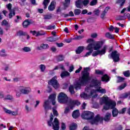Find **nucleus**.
<instances>
[{"instance_id":"nucleus-1","label":"nucleus","mask_w":130,"mask_h":130,"mask_svg":"<svg viewBox=\"0 0 130 130\" xmlns=\"http://www.w3.org/2000/svg\"><path fill=\"white\" fill-rule=\"evenodd\" d=\"M58 101L59 103L66 104L69 105L71 109H73L75 105H80L81 103L78 101H74L69 99L67 94L63 92H60L58 97Z\"/></svg>"},{"instance_id":"nucleus-2","label":"nucleus","mask_w":130,"mask_h":130,"mask_svg":"<svg viewBox=\"0 0 130 130\" xmlns=\"http://www.w3.org/2000/svg\"><path fill=\"white\" fill-rule=\"evenodd\" d=\"M90 68H84V71L82 72V76L79 78L78 82L75 84V88L76 90L81 89V86L85 85L86 83H88L89 81V76L90 73Z\"/></svg>"},{"instance_id":"nucleus-3","label":"nucleus","mask_w":130,"mask_h":130,"mask_svg":"<svg viewBox=\"0 0 130 130\" xmlns=\"http://www.w3.org/2000/svg\"><path fill=\"white\" fill-rule=\"evenodd\" d=\"M104 42L103 41H96L93 43V48L94 50H97L92 53V55L93 56H97V55H103L106 53V50H107V46L104 45ZM103 46L101 50L100 48Z\"/></svg>"},{"instance_id":"nucleus-4","label":"nucleus","mask_w":130,"mask_h":130,"mask_svg":"<svg viewBox=\"0 0 130 130\" xmlns=\"http://www.w3.org/2000/svg\"><path fill=\"white\" fill-rule=\"evenodd\" d=\"M100 103L101 105L103 104H105L103 109V112H104V110H108L109 108H111V109L114 108L115 105H116L115 102L113 101H108V96H103L102 98L101 99Z\"/></svg>"},{"instance_id":"nucleus-5","label":"nucleus","mask_w":130,"mask_h":130,"mask_svg":"<svg viewBox=\"0 0 130 130\" xmlns=\"http://www.w3.org/2000/svg\"><path fill=\"white\" fill-rule=\"evenodd\" d=\"M53 115L51 114L50 120L48 121V125L49 126H51L52 125L53 129L54 130H59V121H58V119L55 118L53 122Z\"/></svg>"},{"instance_id":"nucleus-6","label":"nucleus","mask_w":130,"mask_h":130,"mask_svg":"<svg viewBox=\"0 0 130 130\" xmlns=\"http://www.w3.org/2000/svg\"><path fill=\"white\" fill-rule=\"evenodd\" d=\"M83 119H92L94 117V113L90 111L83 112L82 115Z\"/></svg>"},{"instance_id":"nucleus-7","label":"nucleus","mask_w":130,"mask_h":130,"mask_svg":"<svg viewBox=\"0 0 130 130\" xmlns=\"http://www.w3.org/2000/svg\"><path fill=\"white\" fill-rule=\"evenodd\" d=\"M56 79V76H54L48 82V84L52 86L54 89H57V88L59 87V84H58V82H57Z\"/></svg>"},{"instance_id":"nucleus-8","label":"nucleus","mask_w":130,"mask_h":130,"mask_svg":"<svg viewBox=\"0 0 130 130\" xmlns=\"http://www.w3.org/2000/svg\"><path fill=\"white\" fill-rule=\"evenodd\" d=\"M111 55L114 62H118V61H119V56H120V54L117 52V51H114L112 52Z\"/></svg>"},{"instance_id":"nucleus-9","label":"nucleus","mask_w":130,"mask_h":130,"mask_svg":"<svg viewBox=\"0 0 130 130\" xmlns=\"http://www.w3.org/2000/svg\"><path fill=\"white\" fill-rule=\"evenodd\" d=\"M20 91L23 95H28L31 92V88L29 87L20 86Z\"/></svg>"},{"instance_id":"nucleus-10","label":"nucleus","mask_w":130,"mask_h":130,"mask_svg":"<svg viewBox=\"0 0 130 130\" xmlns=\"http://www.w3.org/2000/svg\"><path fill=\"white\" fill-rule=\"evenodd\" d=\"M12 5L11 3L6 5L7 9L10 10V13L9 14V17H13V16H15V15H16V10H15V9L12 10Z\"/></svg>"},{"instance_id":"nucleus-11","label":"nucleus","mask_w":130,"mask_h":130,"mask_svg":"<svg viewBox=\"0 0 130 130\" xmlns=\"http://www.w3.org/2000/svg\"><path fill=\"white\" fill-rule=\"evenodd\" d=\"M103 121V119L100 117V115H97L91 121V124H97L99 122Z\"/></svg>"},{"instance_id":"nucleus-12","label":"nucleus","mask_w":130,"mask_h":130,"mask_svg":"<svg viewBox=\"0 0 130 130\" xmlns=\"http://www.w3.org/2000/svg\"><path fill=\"white\" fill-rule=\"evenodd\" d=\"M50 104V102H49V100H47L44 101L43 106L46 112H47V111L49 110V109H51V107Z\"/></svg>"},{"instance_id":"nucleus-13","label":"nucleus","mask_w":130,"mask_h":130,"mask_svg":"<svg viewBox=\"0 0 130 130\" xmlns=\"http://www.w3.org/2000/svg\"><path fill=\"white\" fill-rule=\"evenodd\" d=\"M30 33H32V35H34L36 37H38V36H42L43 35H45V31L43 30H40L39 31H37L36 30H30Z\"/></svg>"},{"instance_id":"nucleus-14","label":"nucleus","mask_w":130,"mask_h":130,"mask_svg":"<svg viewBox=\"0 0 130 130\" xmlns=\"http://www.w3.org/2000/svg\"><path fill=\"white\" fill-rule=\"evenodd\" d=\"M94 92H95L94 90H91L89 94L85 93H82L80 94V96L81 98H84V99H89L91 98V96L93 95V93H94Z\"/></svg>"},{"instance_id":"nucleus-15","label":"nucleus","mask_w":130,"mask_h":130,"mask_svg":"<svg viewBox=\"0 0 130 130\" xmlns=\"http://www.w3.org/2000/svg\"><path fill=\"white\" fill-rule=\"evenodd\" d=\"M34 22L31 20H26L22 23V26L23 28H28V26L30 24H33Z\"/></svg>"},{"instance_id":"nucleus-16","label":"nucleus","mask_w":130,"mask_h":130,"mask_svg":"<svg viewBox=\"0 0 130 130\" xmlns=\"http://www.w3.org/2000/svg\"><path fill=\"white\" fill-rule=\"evenodd\" d=\"M49 47V46H48V44H42L40 46H38L37 47V49L38 50H41L42 49H47Z\"/></svg>"},{"instance_id":"nucleus-17","label":"nucleus","mask_w":130,"mask_h":130,"mask_svg":"<svg viewBox=\"0 0 130 130\" xmlns=\"http://www.w3.org/2000/svg\"><path fill=\"white\" fill-rule=\"evenodd\" d=\"M94 87H99L101 85V81L93 79L91 82Z\"/></svg>"},{"instance_id":"nucleus-18","label":"nucleus","mask_w":130,"mask_h":130,"mask_svg":"<svg viewBox=\"0 0 130 130\" xmlns=\"http://www.w3.org/2000/svg\"><path fill=\"white\" fill-rule=\"evenodd\" d=\"M72 116L73 118H78V117L80 116V112L79 110H75L73 113Z\"/></svg>"},{"instance_id":"nucleus-19","label":"nucleus","mask_w":130,"mask_h":130,"mask_svg":"<svg viewBox=\"0 0 130 130\" xmlns=\"http://www.w3.org/2000/svg\"><path fill=\"white\" fill-rule=\"evenodd\" d=\"M56 97V95L55 94H51L49 96V99H51L52 101V105H55V98Z\"/></svg>"},{"instance_id":"nucleus-20","label":"nucleus","mask_w":130,"mask_h":130,"mask_svg":"<svg viewBox=\"0 0 130 130\" xmlns=\"http://www.w3.org/2000/svg\"><path fill=\"white\" fill-rule=\"evenodd\" d=\"M109 10H110V7H109V6L106 7L105 10L103 11V12L101 14V16L105 17V15H106V14H107V12H108Z\"/></svg>"},{"instance_id":"nucleus-21","label":"nucleus","mask_w":130,"mask_h":130,"mask_svg":"<svg viewBox=\"0 0 130 130\" xmlns=\"http://www.w3.org/2000/svg\"><path fill=\"white\" fill-rule=\"evenodd\" d=\"M110 79L109 76L107 74H105L102 77V82H108Z\"/></svg>"},{"instance_id":"nucleus-22","label":"nucleus","mask_w":130,"mask_h":130,"mask_svg":"<svg viewBox=\"0 0 130 130\" xmlns=\"http://www.w3.org/2000/svg\"><path fill=\"white\" fill-rule=\"evenodd\" d=\"M55 9V6L54 5V2H52L50 4V5L48 7V10L49 11H51V12H52Z\"/></svg>"},{"instance_id":"nucleus-23","label":"nucleus","mask_w":130,"mask_h":130,"mask_svg":"<svg viewBox=\"0 0 130 130\" xmlns=\"http://www.w3.org/2000/svg\"><path fill=\"white\" fill-rule=\"evenodd\" d=\"M70 4H71V0H64V3H63V6L64 8H67L70 7Z\"/></svg>"},{"instance_id":"nucleus-24","label":"nucleus","mask_w":130,"mask_h":130,"mask_svg":"<svg viewBox=\"0 0 130 130\" xmlns=\"http://www.w3.org/2000/svg\"><path fill=\"white\" fill-rule=\"evenodd\" d=\"M110 117H111V114L110 113H107L104 118L105 121H109L110 120Z\"/></svg>"},{"instance_id":"nucleus-25","label":"nucleus","mask_w":130,"mask_h":130,"mask_svg":"<svg viewBox=\"0 0 130 130\" xmlns=\"http://www.w3.org/2000/svg\"><path fill=\"white\" fill-rule=\"evenodd\" d=\"M0 56L6 57L8 56V54L6 53V49H2L0 51Z\"/></svg>"},{"instance_id":"nucleus-26","label":"nucleus","mask_w":130,"mask_h":130,"mask_svg":"<svg viewBox=\"0 0 130 130\" xmlns=\"http://www.w3.org/2000/svg\"><path fill=\"white\" fill-rule=\"evenodd\" d=\"M83 50H84V47L80 46L76 50V52L77 54H80V53H82Z\"/></svg>"},{"instance_id":"nucleus-27","label":"nucleus","mask_w":130,"mask_h":130,"mask_svg":"<svg viewBox=\"0 0 130 130\" xmlns=\"http://www.w3.org/2000/svg\"><path fill=\"white\" fill-rule=\"evenodd\" d=\"M118 113H119V112H118V110L117 109H113V111H112L113 117H116Z\"/></svg>"},{"instance_id":"nucleus-28","label":"nucleus","mask_w":130,"mask_h":130,"mask_svg":"<svg viewBox=\"0 0 130 130\" xmlns=\"http://www.w3.org/2000/svg\"><path fill=\"white\" fill-rule=\"evenodd\" d=\"M50 3V0H44L43 2V5L44 6V9H47V6H48V4Z\"/></svg>"},{"instance_id":"nucleus-29","label":"nucleus","mask_w":130,"mask_h":130,"mask_svg":"<svg viewBox=\"0 0 130 130\" xmlns=\"http://www.w3.org/2000/svg\"><path fill=\"white\" fill-rule=\"evenodd\" d=\"M17 36H25V35H27V32L22 30H19L17 32Z\"/></svg>"},{"instance_id":"nucleus-30","label":"nucleus","mask_w":130,"mask_h":130,"mask_svg":"<svg viewBox=\"0 0 130 130\" xmlns=\"http://www.w3.org/2000/svg\"><path fill=\"white\" fill-rule=\"evenodd\" d=\"M76 7L80 9L82 7V0H78L75 3Z\"/></svg>"},{"instance_id":"nucleus-31","label":"nucleus","mask_w":130,"mask_h":130,"mask_svg":"<svg viewBox=\"0 0 130 130\" xmlns=\"http://www.w3.org/2000/svg\"><path fill=\"white\" fill-rule=\"evenodd\" d=\"M61 77L64 78V77H68V76H70V73L67 71H63L61 73Z\"/></svg>"},{"instance_id":"nucleus-32","label":"nucleus","mask_w":130,"mask_h":130,"mask_svg":"<svg viewBox=\"0 0 130 130\" xmlns=\"http://www.w3.org/2000/svg\"><path fill=\"white\" fill-rule=\"evenodd\" d=\"M126 0H117L116 2V4H120V7H123V6L125 4Z\"/></svg>"},{"instance_id":"nucleus-33","label":"nucleus","mask_w":130,"mask_h":130,"mask_svg":"<svg viewBox=\"0 0 130 130\" xmlns=\"http://www.w3.org/2000/svg\"><path fill=\"white\" fill-rule=\"evenodd\" d=\"M93 13L94 14V16L98 17L99 16V15H100V10L99 9H96L93 11Z\"/></svg>"},{"instance_id":"nucleus-34","label":"nucleus","mask_w":130,"mask_h":130,"mask_svg":"<svg viewBox=\"0 0 130 130\" xmlns=\"http://www.w3.org/2000/svg\"><path fill=\"white\" fill-rule=\"evenodd\" d=\"M96 91H98V92H99L100 93H101L102 94H105V93H106V90L101 87H100L99 88H98L96 90Z\"/></svg>"},{"instance_id":"nucleus-35","label":"nucleus","mask_w":130,"mask_h":130,"mask_svg":"<svg viewBox=\"0 0 130 130\" xmlns=\"http://www.w3.org/2000/svg\"><path fill=\"white\" fill-rule=\"evenodd\" d=\"M82 15H86L87 14L88 15H92V12H89L88 13V10L87 9H84L81 12Z\"/></svg>"},{"instance_id":"nucleus-36","label":"nucleus","mask_w":130,"mask_h":130,"mask_svg":"<svg viewBox=\"0 0 130 130\" xmlns=\"http://www.w3.org/2000/svg\"><path fill=\"white\" fill-rule=\"evenodd\" d=\"M87 50L93 52V44L90 43L86 48Z\"/></svg>"},{"instance_id":"nucleus-37","label":"nucleus","mask_w":130,"mask_h":130,"mask_svg":"<svg viewBox=\"0 0 130 130\" xmlns=\"http://www.w3.org/2000/svg\"><path fill=\"white\" fill-rule=\"evenodd\" d=\"M106 37L109 38V39H113L114 38V36L110 34V32H107L106 34Z\"/></svg>"},{"instance_id":"nucleus-38","label":"nucleus","mask_w":130,"mask_h":130,"mask_svg":"<svg viewBox=\"0 0 130 130\" xmlns=\"http://www.w3.org/2000/svg\"><path fill=\"white\" fill-rule=\"evenodd\" d=\"M95 74L96 75H101V76L104 75V71L100 70H95Z\"/></svg>"},{"instance_id":"nucleus-39","label":"nucleus","mask_w":130,"mask_h":130,"mask_svg":"<svg viewBox=\"0 0 130 130\" xmlns=\"http://www.w3.org/2000/svg\"><path fill=\"white\" fill-rule=\"evenodd\" d=\"M77 128V124L73 123L70 125V130H75Z\"/></svg>"},{"instance_id":"nucleus-40","label":"nucleus","mask_w":130,"mask_h":130,"mask_svg":"<svg viewBox=\"0 0 130 130\" xmlns=\"http://www.w3.org/2000/svg\"><path fill=\"white\" fill-rule=\"evenodd\" d=\"M123 75L124 76V77H126V78H128V77H130L129 71L127 70L126 71H124L123 72Z\"/></svg>"},{"instance_id":"nucleus-41","label":"nucleus","mask_w":130,"mask_h":130,"mask_svg":"<svg viewBox=\"0 0 130 130\" xmlns=\"http://www.w3.org/2000/svg\"><path fill=\"white\" fill-rule=\"evenodd\" d=\"M45 28L47 30H51L52 29L54 30V29H55V25H50L46 26Z\"/></svg>"},{"instance_id":"nucleus-42","label":"nucleus","mask_w":130,"mask_h":130,"mask_svg":"<svg viewBox=\"0 0 130 130\" xmlns=\"http://www.w3.org/2000/svg\"><path fill=\"white\" fill-rule=\"evenodd\" d=\"M47 41H49L50 42H54V41H56L57 39L53 38V37H49L47 39Z\"/></svg>"},{"instance_id":"nucleus-43","label":"nucleus","mask_w":130,"mask_h":130,"mask_svg":"<svg viewBox=\"0 0 130 130\" xmlns=\"http://www.w3.org/2000/svg\"><path fill=\"white\" fill-rule=\"evenodd\" d=\"M22 50L24 52H29L31 51V48L28 47H25L22 48Z\"/></svg>"},{"instance_id":"nucleus-44","label":"nucleus","mask_w":130,"mask_h":130,"mask_svg":"<svg viewBox=\"0 0 130 130\" xmlns=\"http://www.w3.org/2000/svg\"><path fill=\"white\" fill-rule=\"evenodd\" d=\"M69 106L68 107H67L66 108H65V110L64 111V113L65 114H68V113L69 112H70V109H71L72 110V109H71V107L70 106V105H68Z\"/></svg>"},{"instance_id":"nucleus-45","label":"nucleus","mask_w":130,"mask_h":130,"mask_svg":"<svg viewBox=\"0 0 130 130\" xmlns=\"http://www.w3.org/2000/svg\"><path fill=\"white\" fill-rule=\"evenodd\" d=\"M126 87V83H124L123 84H122V85H120L118 87V90L121 91V90H123V89H124Z\"/></svg>"},{"instance_id":"nucleus-46","label":"nucleus","mask_w":130,"mask_h":130,"mask_svg":"<svg viewBox=\"0 0 130 130\" xmlns=\"http://www.w3.org/2000/svg\"><path fill=\"white\" fill-rule=\"evenodd\" d=\"M39 68H40V69L41 70V71L42 73H44V72H45L46 67H45V66L44 64H41V65H40Z\"/></svg>"},{"instance_id":"nucleus-47","label":"nucleus","mask_w":130,"mask_h":130,"mask_svg":"<svg viewBox=\"0 0 130 130\" xmlns=\"http://www.w3.org/2000/svg\"><path fill=\"white\" fill-rule=\"evenodd\" d=\"M97 4H98V0H92L90 3V6H96Z\"/></svg>"},{"instance_id":"nucleus-48","label":"nucleus","mask_w":130,"mask_h":130,"mask_svg":"<svg viewBox=\"0 0 130 130\" xmlns=\"http://www.w3.org/2000/svg\"><path fill=\"white\" fill-rule=\"evenodd\" d=\"M69 91L71 94H75V91L74 90V86L73 85H70L69 87Z\"/></svg>"},{"instance_id":"nucleus-49","label":"nucleus","mask_w":130,"mask_h":130,"mask_svg":"<svg viewBox=\"0 0 130 130\" xmlns=\"http://www.w3.org/2000/svg\"><path fill=\"white\" fill-rule=\"evenodd\" d=\"M74 14L75 16H78L81 14V10L80 9H75L74 10Z\"/></svg>"},{"instance_id":"nucleus-50","label":"nucleus","mask_w":130,"mask_h":130,"mask_svg":"<svg viewBox=\"0 0 130 130\" xmlns=\"http://www.w3.org/2000/svg\"><path fill=\"white\" fill-rule=\"evenodd\" d=\"M124 81V78L121 77H118L117 83H121V82H123Z\"/></svg>"},{"instance_id":"nucleus-51","label":"nucleus","mask_w":130,"mask_h":130,"mask_svg":"<svg viewBox=\"0 0 130 130\" xmlns=\"http://www.w3.org/2000/svg\"><path fill=\"white\" fill-rule=\"evenodd\" d=\"M125 19L126 18L124 17H117L116 18L117 21H123V20H125Z\"/></svg>"},{"instance_id":"nucleus-52","label":"nucleus","mask_w":130,"mask_h":130,"mask_svg":"<svg viewBox=\"0 0 130 130\" xmlns=\"http://www.w3.org/2000/svg\"><path fill=\"white\" fill-rule=\"evenodd\" d=\"M75 14H74V12L73 11H70L69 14H66L65 17H74Z\"/></svg>"},{"instance_id":"nucleus-53","label":"nucleus","mask_w":130,"mask_h":130,"mask_svg":"<svg viewBox=\"0 0 130 130\" xmlns=\"http://www.w3.org/2000/svg\"><path fill=\"white\" fill-rule=\"evenodd\" d=\"M55 107L53 108V113L55 116H58V113L57 112V111L55 110Z\"/></svg>"},{"instance_id":"nucleus-54","label":"nucleus","mask_w":130,"mask_h":130,"mask_svg":"<svg viewBox=\"0 0 130 130\" xmlns=\"http://www.w3.org/2000/svg\"><path fill=\"white\" fill-rule=\"evenodd\" d=\"M5 100H12L13 99V96L10 95H8L5 98Z\"/></svg>"},{"instance_id":"nucleus-55","label":"nucleus","mask_w":130,"mask_h":130,"mask_svg":"<svg viewBox=\"0 0 130 130\" xmlns=\"http://www.w3.org/2000/svg\"><path fill=\"white\" fill-rule=\"evenodd\" d=\"M125 111H126V108H123L122 110L119 111V114H123L125 113Z\"/></svg>"},{"instance_id":"nucleus-56","label":"nucleus","mask_w":130,"mask_h":130,"mask_svg":"<svg viewBox=\"0 0 130 130\" xmlns=\"http://www.w3.org/2000/svg\"><path fill=\"white\" fill-rule=\"evenodd\" d=\"M84 37H85L84 36H78L75 38V39H76V40H81V39H83V38H84Z\"/></svg>"},{"instance_id":"nucleus-57","label":"nucleus","mask_w":130,"mask_h":130,"mask_svg":"<svg viewBox=\"0 0 130 130\" xmlns=\"http://www.w3.org/2000/svg\"><path fill=\"white\" fill-rule=\"evenodd\" d=\"M94 17H89L87 19V22L88 23H92V22H94Z\"/></svg>"},{"instance_id":"nucleus-58","label":"nucleus","mask_w":130,"mask_h":130,"mask_svg":"<svg viewBox=\"0 0 130 130\" xmlns=\"http://www.w3.org/2000/svg\"><path fill=\"white\" fill-rule=\"evenodd\" d=\"M120 97L121 98H127V97H128V94L126 93H123L121 95Z\"/></svg>"},{"instance_id":"nucleus-59","label":"nucleus","mask_w":130,"mask_h":130,"mask_svg":"<svg viewBox=\"0 0 130 130\" xmlns=\"http://www.w3.org/2000/svg\"><path fill=\"white\" fill-rule=\"evenodd\" d=\"M87 43H91V44H94V40H93V39H88L87 40Z\"/></svg>"},{"instance_id":"nucleus-60","label":"nucleus","mask_w":130,"mask_h":130,"mask_svg":"<svg viewBox=\"0 0 130 130\" xmlns=\"http://www.w3.org/2000/svg\"><path fill=\"white\" fill-rule=\"evenodd\" d=\"M82 4L85 6H87L89 4V0H84L82 2Z\"/></svg>"},{"instance_id":"nucleus-61","label":"nucleus","mask_w":130,"mask_h":130,"mask_svg":"<svg viewBox=\"0 0 130 130\" xmlns=\"http://www.w3.org/2000/svg\"><path fill=\"white\" fill-rule=\"evenodd\" d=\"M91 38H97V36H98V35L97 33H93L91 34Z\"/></svg>"},{"instance_id":"nucleus-62","label":"nucleus","mask_w":130,"mask_h":130,"mask_svg":"<svg viewBox=\"0 0 130 130\" xmlns=\"http://www.w3.org/2000/svg\"><path fill=\"white\" fill-rule=\"evenodd\" d=\"M4 111L6 112V113H8V114H11L12 113V111L6 108H4Z\"/></svg>"},{"instance_id":"nucleus-63","label":"nucleus","mask_w":130,"mask_h":130,"mask_svg":"<svg viewBox=\"0 0 130 130\" xmlns=\"http://www.w3.org/2000/svg\"><path fill=\"white\" fill-rule=\"evenodd\" d=\"M63 60V56L59 55L58 58V61H62Z\"/></svg>"},{"instance_id":"nucleus-64","label":"nucleus","mask_w":130,"mask_h":130,"mask_svg":"<svg viewBox=\"0 0 130 130\" xmlns=\"http://www.w3.org/2000/svg\"><path fill=\"white\" fill-rule=\"evenodd\" d=\"M21 94H22V93H21V91H17L16 92V97H17V98H19V97H21Z\"/></svg>"}]
</instances>
